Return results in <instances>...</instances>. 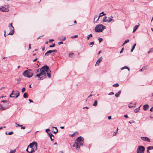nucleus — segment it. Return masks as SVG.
Masks as SVG:
<instances>
[{"label": "nucleus", "mask_w": 153, "mask_h": 153, "mask_svg": "<svg viewBox=\"0 0 153 153\" xmlns=\"http://www.w3.org/2000/svg\"><path fill=\"white\" fill-rule=\"evenodd\" d=\"M140 106H141V105H140L139 107L135 109L134 110V112L135 113H137V112H138L140 110Z\"/></svg>", "instance_id": "nucleus-22"}, {"label": "nucleus", "mask_w": 153, "mask_h": 153, "mask_svg": "<svg viewBox=\"0 0 153 153\" xmlns=\"http://www.w3.org/2000/svg\"><path fill=\"white\" fill-rule=\"evenodd\" d=\"M136 102H135L134 104V105H133L134 107H135L136 106Z\"/></svg>", "instance_id": "nucleus-60"}, {"label": "nucleus", "mask_w": 153, "mask_h": 153, "mask_svg": "<svg viewBox=\"0 0 153 153\" xmlns=\"http://www.w3.org/2000/svg\"><path fill=\"white\" fill-rule=\"evenodd\" d=\"M57 50L56 49L53 50H51V51H52V53L54 52H57Z\"/></svg>", "instance_id": "nucleus-51"}, {"label": "nucleus", "mask_w": 153, "mask_h": 153, "mask_svg": "<svg viewBox=\"0 0 153 153\" xmlns=\"http://www.w3.org/2000/svg\"><path fill=\"white\" fill-rule=\"evenodd\" d=\"M51 54L52 56H54L55 54L54 53H53L52 52L51 50H49L45 53V56L46 55L48 56Z\"/></svg>", "instance_id": "nucleus-15"}, {"label": "nucleus", "mask_w": 153, "mask_h": 153, "mask_svg": "<svg viewBox=\"0 0 153 153\" xmlns=\"http://www.w3.org/2000/svg\"><path fill=\"white\" fill-rule=\"evenodd\" d=\"M63 43V42L62 41L59 42H58V43L59 45H61V44H62Z\"/></svg>", "instance_id": "nucleus-49"}, {"label": "nucleus", "mask_w": 153, "mask_h": 153, "mask_svg": "<svg viewBox=\"0 0 153 153\" xmlns=\"http://www.w3.org/2000/svg\"><path fill=\"white\" fill-rule=\"evenodd\" d=\"M129 41V40L128 39H126L124 42V44H126L127 42H128Z\"/></svg>", "instance_id": "nucleus-46"}, {"label": "nucleus", "mask_w": 153, "mask_h": 153, "mask_svg": "<svg viewBox=\"0 0 153 153\" xmlns=\"http://www.w3.org/2000/svg\"><path fill=\"white\" fill-rule=\"evenodd\" d=\"M50 131V129L49 128H47V129H46V130H45V131L47 133V132H48V131Z\"/></svg>", "instance_id": "nucleus-50"}, {"label": "nucleus", "mask_w": 153, "mask_h": 153, "mask_svg": "<svg viewBox=\"0 0 153 153\" xmlns=\"http://www.w3.org/2000/svg\"><path fill=\"white\" fill-rule=\"evenodd\" d=\"M149 106L148 104H146L143 106V109L144 111L147 110L149 108Z\"/></svg>", "instance_id": "nucleus-20"}, {"label": "nucleus", "mask_w": 153, "mask_h": 153, "mask_svg": "<svg viewBox=\"0 0 153 153\" xmlns=\"http://www.w3.org/2000/svg\"><path fill=\"white\" fill-rule=\"evenodd\" d=\"M106 28V26H104L102 24H100L96 26L94 30L96 32H102V30Z\"/></svg>", "instance_id": "nucleus-5"}, {"label": "nucleus", "mask_w": 153, "mask_h": 153, "mask_svg": "<svg viewBox=\"0 0 153 153\" xmlns=\"http://www.w3.org/2000/svg\"><path fill=\"white\" fill-rule=\"evenodd\" d=\"M105 15H106L105 13H104L103 11L101 13H100V14L98 18L97 19V20L96 21H95V19L96 18H97L98 17V16L97 15H95L94 17V23H96L97 22V21L100 18V17L102 16H105Z\"/></svg>", "instance_id": "nucleus-8"}, {"label": "nucleus", "mask_w": 153, "mask_h": 153, "mask_svg": "<svg viewBox=\"0 0 153 153\" xmlns=\"http://www.w3.org/2000/svg\"><path fill=\"white\" fill-rule=\"evenodd\" d=\"M136 45V43H135L133 45V46H132V48H133L134 49H135V46Z\"/></svg>", "instance_id": "nucleus-47"}, {"label": "nucleus", "mask_w": 153, "mask_h": 153, "mask_svg": "<svg viewBox=\"0 0 153 153\" xmlns=\"http://www.w3.org/2000/svg\"><path fill=\"white\" fill-rule=\"evenodd\" d=\"M40 73H42V75L45 77V79L47 77L46 74L49 78H50L51 77L50 74L51 71L50 70L49 67L47 65H45L40 68Z\"/></svg>", "instance_id": "nucleus-2"}, {"label": "nucleus", "mask_w": 153, "mask_h": 153, "mask_svg": "<svg viewBox=\"0 0 153 153\" xmlns=\"http://www.w3.org/2000/svg\"><path fill=\"white\" fill-rule=\"evenodd\" d=\"M19 92L18 93H14V91H13L12 93L10 95L9 97L11 98H16L19 96Z\"/></svg>", "instance_id": "nucleus-9"}, {"label": "nucleus", "mask_w": 153, "mask_h": 153, "mask_svg": "<svg viewBox=\"0 0 153 153\" xmlns=\"http://www.w3.org/2000/svg\"><path fill=\"white\" fill-rule=\"evenodd\" d=\"M76 133H78V132L77 131H76V132H75L74 133L72 134L71 135V136L73 137L74 134Z\"/></svg>", "instance_id": "nucleus-53"}, {"label": "nucleus", "mask_w": 153, "mask_h": 153, "mask_svg": "<svg viewBox=\"0 0 153 153\" xmlns=\"http://www.w3.org/2000/svg\"><path fill=\"white\" fill-rule=\"evenodd\" d=\"M102 56L100 57L97 61L95 65V66H96L97 65H98L100 64V63L102 61Z\"/></svg>", "instance_id": "nucleus-17"}, {"label": "nucleus", "mask_w": 153, "mask_h": 153, "mask_svg": "<svg viewBox=\"0 0 153 153\" xmlns=\"http://www.w3.org/2000/svg\"><path fill=\"white\" fill-rule=\"evenodd\" d=\"M44 36V35H43L42 36H39V37H38L37 38V39L38 40V39H39L41 38V37H43V36Z\"/></svg>", "instance_id": "nucleus-55"}, {"label": "nucleus", "mask_w": 153, "mask_h": 153, "mask_svg": "<svg viewBox=\"0 0 153 153\" xmlns=\"http://www.w3.org/2000/svg\"><path fill=\"white\" fill-rule=\"evenodd\" d=\"M145 150V147L142 146H139L137 149V153H144Z\"/></svg>", "instance_id": "nucleus-7"}, {"label": "nucleus", "mask_w": 153, "mask_h": 153, "mask_svg": "<svg viewBox=\"0 0 153 153\" xmlns=\"http://www.w3.org/2000/svg\"><path fill=\"white\" fill-rule=\"evenodd\" d=\"M39 71H40V69H37L36 71V73H37Z\"/></svg>", "instance_id": "nucleus-52"}, {"label": "nucleus", "mask_w": 153, "mask_h": 153, "mask_svg": "<svg viewBox=\"0 0 153 153\" xmlns=\"http://www.w3.org/2000/svg\"><path fill=\"white\" fill-rule=\"evenodd\" d=\"M25 127H26L25 126H22V127L21 128L22 129H24L25 128Z\"/></svg>", "instance_id": "nucleus-58"}, {"label": "nucleus", "mask_w": 153, "mask_h": 153, "mask_svg": "<svg viewBox=\"0 0 153 153\" xmlns=\"http://www.w3.org/2000/svg\"><path fill=\"white\" fill-rule=\"evenodd\" d=\"M25 87H23L22 89V93H24L25 91Z\"/></svg>", "instance_id": "nucleus-39"}, {"label": "nucleus", "mask_w": 153, "mask_h": 153, "mask_svg": "<svg viewBox=\"0 0 153 153\" xmlns=\"http://www.w3.org/2000/svg\"><path fill=\"white\" fill-rule=\"evenodd\" d=\"M37 149L36 148L32 149L29 148V149L27 151H26L29 153H32L35 152Z\"/></svg>", "instance_id": "nucleus-12"}, {"label": "nucleus", "mask_w": 153, "mask_h": 153, "mask_svg": "<svg viewBox=\"0 0 153 153\" xmlns=\"http://www.w3.org/2000/svg\"><path fill=\"white\" fill-rule=\"evenodd\" d=\"M13 134V131H11L10 132L8 133V135H10Z\"/></svg>", "instance_id": "nucleus-44"}, {"label": "nucleus", "mask_w": 153, "mask_h": 153, "mask_svg": "<svg viewBox=\"0 0 153 153\" xmlns=\"http://www.w3.org/2000/svg\"><path fill=\"white\" fill-rule=\"evenodd\" d=\"M132 104V103H131L129 104V105H128V107L130 108H132L133 107H134L133 106V105H131V104Z\"/></svg>", "instance_id": "nucleus-42"}, {"label": "nucleus", "mask_w": 153, "mask_h": 153, "mask_svg": "<svg viewBox=\"0 0 153 153\" xmlns=\"http://www.w3.org/2000/svg\"><path fill=\"white\" fill-rule=\"evenodd\" d=\"M37 143L36 142L33 141L32 143L30 144L28 146L26 151H27L29 149V148H37Z\"/></svg>", "instance_id": "nucleus-6"}, {"label": "nucleus", "mask_w": 153, "mask_h": 153, "mask_svg": "<svg viewBox=\"0 0 153 153\" xmlns=\"http://www.w3.org/2000/svg\"><path fill=\"white\" fill-rule=\"evenodd\" d=\"M127 68H128V67L127 66H125L123 67H122L121 68V70H123V69H127Z\"/></svg>", "instance_id": "nucleus-38"}, {"label": "nucleus", "mask_w": 153, "mask_h": 153, "mask_svg": "<svg viewBox=\"0 0 153 153\" xmlns=\"http://www.w3.org/2000/svg\"><path fill=\"white\" fill-rule=\"evenodd\" d=\"M29 101L30 102H33V101L30 99H29Z\"/></svg>", "instance_id": "nucleus-63"}, {"label": "nucleus", "mask_w": 153, "mask_h": 153, "mask_svg": "<svg viewBox=\"0 0 153 153\" xmlns=\"http://www.w3.org/2000/svg\"><path fill=\"white\" fill-rule=\"evenodd\" d=\"M94 41L91 42L89 43V45L91 47H92L93 46V45H94Z\"/></svg>", "instance_id": "nucleus-28"}, {"label": "nucleus", "mask_w": 153, "mask_h": 153, "mask_svg": "<svg viewBox=\"0 0 153 153\" xmlns=\"http://www.w3.org/2000/svg\"><path fill=\"white\" fill-rule=\"evenodd\" d=\"M145 68L144 67H143L140 70V71H142L143 70H145Z\"/></svg>", "instance_id": "nucleus-41"}, {"label": "nucleus", "mask_w": 153, "mask_h": 153, "mask_svg": "<svg viewBox=\"0 0 153 153\" xmlns=\"http://www.w3.org/2000/svg\"><path fill=\"white\" fill-rule=\"evenodd\" d=\"M9 11V9L6 7L5 6H1L0 8V11L2 12H7Z\"/></svg>", "instance_id": "nucleus-10"}, {"label": "nucleus", "mask_w": 153, "mask_h": 153, "mask_svg": "<svg viewBox=\"0 0 153 153\" xmlns=\"http://www.w3.org/2000/svg\"><path fill=\"white\" fill-rule=\"evenodd\" d=\"M54 41V39H50L49 41V42H50L51 41Z\"/></svg>", "instance_id": "nucleus-61"}, {"label": "nucleus", "mask_w": 153, "mask_h": 153, "mask_svg": "<svg viewBox=\"0 0 153 153\" xmlns=\"http://www.w3.org/2000/svg\"><path fill=\"white\" fill-rule=\"evenodd\" d=\"M97 100H95L94 101V104H93L92 105L93 106H96L97 105Z\"/></svg>", "instance_id": "nucleus-26"}, {"label": "nucleus", "mask_w": 153, "mask_h": 153, "mask_svg": "<svg viewBox=\"0 0 153 153\" xmlns=\"http://www.w3.org/2000/svg\"><path fill=\"white\" fill-rule=\"evenodd\" d=\"M37 59H38V58H36L34 60H33V62H34L36 61L37 60Z\"/></svg>", "instance_id": "nucleus-64"}, {"label": "nucleus", "mask_w": 153, "mask_h": 153, "mask_svg": "<svg viewBox=\"0 0 153 153\" xmlns=\"http://www.w3.org/2000/svg\"><path fill=\"white\" fill-rule=\"evenodd\" d=\"M23 97L24 98H26L28 97V94L26 93H25L23 94Z\"/></svg>", "instance_id": "nucleus-27"}, {"label": "nucleus", "mask_w": 153, "mask_h": 153, "mask_svg": "<svg viewBox=\"0 0 153 153\" xmlns=\"http://www.w3.org/2000/svg\"><path fill=\"white\" fill-rule=\"evenodd\" d=\"M121 92V91L120 90L117 93L115 94V96L116 97H118L119 95L120 94Z\"/></svg>", "instance_id": "nucleus-23"}, {"label": "nucleus", "mask_w": 153, "mask_h": 153, "mask_svg": "<svg viewBox=\"0 0 153 153\" xmlns=\"http://www.w3.org/2000/svg\"><path fill=\"white\" fill-rule=\"evenodd\" d=\"M66 39V37H63L62 39H59V40H61V41H64Z\"/></svg>", "instance_id": "nucleus-40"}, {"label": "nucleus", "mask_w": 153, "mask_h": 153, "mask_svg": "<svg viewBox=\"0 0 153 153\" xmlns=\"http://www.w3.org/2000/svg\"><path fill=\"white\" fill-rule=\"evenodd\" d=\"M73 54H74V53H70V54H69V57H72Z\"/></svg>", "instance_id": "nucleus-45"}, {"label": "nucleus", "mask_w": 153, "mask_h": 153, "mask_svg": "<svg viewBox=\"0 0 153 153\" xmlns=\"http://www.w3.org/2000/svg\"><path fill=\"white\" fill-rule=\"evenodd\" d=\"M13 27H14L12 25V23H11L10 24V25L9 26V27L10 29H11V28H13Z\"/></svg>", "instance_id": "nucleus-31"}, {"label": "nucleus", "mask_w": 153, "mask_h": 153, "mask_svg": "<svg viewBox=\"0 0 153 153\" xmlns=\"http://www.w3.org/2000/svg\"><path fill=\"white\" fill-rule=\"evenodd\" d=\"M108 120H111V116H109L108 117Z\"/></svg>", "instance_id": "nucleus-56"}, {"label": "nucleus", "mask_w": 153, "mask_h": 153, "mask_svg": "<svg viewBox=\"0 0 153 153\" xmlns=\"http://www.w3.org/2000/svg\"><path fill=\"white\" fill-rule=\"evenodd\" d=\"M153 107H152L150 109V111H152L153 110Z\"/></svg>", "instance_id": "nucleus-62"}, {"label": "nucleus", "mask_w": 153, "mask_h": 153, "mask_svg": "<svg viewBox=\"0 0 153 153\" xmlns=\"http://www.w3.org/2000/svg\"><path fill=\"white\" fill-rule=\"evenodd\" d=\"M107 17L106 16H105L103 17L102 21L103 22H106L107 20Z\"/></svg>", "instance_id": "nucleus-24"}, {"label": "nucleus", "mask_w": 153, "mask_h": 153, "mask_svg": "<svg viewBox=\"0 0 153 153\" xmlns=\"http://www.w3.org/2000/svg\"><path fill=\"white\" fill-rule=\"evenodd\" d=\"M40 73H42V75L45 77V79L47 77L46 74L49 78H50L51 77L50 74L51 71L50 70L49 67L47 65H45L40 68Z\"/></svg>", "instance_id": "nucleus-1"}, {"label": "nucleus", "mask_w": 153, "mask_h": 153, "mask_svg": "<svg viewBox=\"0 0 153 153\" xmlns=\"http://www.w3.org/2000/svg\"><path fill=\"white\" fill-rule=\"evenodd\" d=\"M119 85V84H118L117 83L116 84H114L113 85V86L114 87H117Z\"/></svg>", "instance_id": "nucleus-34"}, {"label": "nucleus", "mask_w": 153, "mask_h": 153, "mask_svg": "<svg viewBox=\"0 0 153 153\" xmlns=\"http://www.w3.org/2000/svg\"><path fill=\"white\" fill-rule=\"evenodd\" d=\"M11 30V31L7 35H13L14 32V27H13V28H11L10 29Z\"/></svg>", "instance_id": "nucleus-19"}, {"label": "nucleus", "mask_w": 153, "mask_h": 153, "mask_svg": "<svg viewBox=\"0 0 153 153\" xmlns=\"http://www.w3.org/2000/svg\"><path fill=\"white\" fill-rule=\"evenodd\" d=\"M84 140V138L82 136L78 137L76 140L73 146L76 148L77 150H79L80 147L82 146L83 145Z\"/></svg>", "instance_id": "nucleus-3"}, {"label": "nucleus", "mask_w": 153, "mask_h": 153, "mask_svg": "<svg viewBox=\"0 0 153 153\" xmlns=\"http://www.w3.org/2000/svg\"><path fill=\"white\" fill-rule=\"evenodd\" d=\"M16 149H14V150H10V153H14L16 152Z\"/></svg>", "instance_id": "nucleus-36"}, {"label": "nucleus", "mask_w": 153, "mask_h": 153, "mask_svg": "<svg viewBox=\"0 0 153 153\" xmlns=\"http://www.w3.org/2000/svg\"><path fill=\"white\" fill-rule=\"evenodd\" d=\"M124 117L126 118H128V117L127 115H124Z\"/></svg>", "instance_id": "nucleus-59"}, {"label": "nucleus", "mask_w": 153, "mask_h": 153, "mask_svg": "<svg viewBox=\"0 0 153 153\" xmlns=\"http://www.w3.org/2000/svg\"><path fill=\"white\" fill-rule=\"evenodd\" d=\"M147 148H148V150H151L153 149V146H148Z\"/></svg>", "instance_id": "nucleus-35"}, {"label": "nucleus", "mask_w": 153, "mask_h": 153, "mask_svg": "<svg viewBox=\"0 0 153 153\" xmlns=\"http://www.w3.org/2000/svg\"><path fill=\"white\" fill-rule=\"evenodd\" d=\"M113 18V17L112 16H111L108 18L106 22H110L112 21H114V20L112 19Z\"/></svg>", "instance_id": "nucleus-18"}, {"label": "nucleus", "mask_w": 153, "mask_h": 153, "mask_svg": "<svg viewBox=\"0 0 153 153\" xmlns=\"http://www.w3.org/2000/svg\"><path fill=\"white\" fill-rule=\"evenodd\" d=\"M98 40L99 41V42L100 43L101 42H102L103 40L102 38H100L99 37L98 38Z\"/></svg>", "instance_id": "nucleus-30"}, {"label": "nucleus", "mask_w": 153, "mask_h": 153, "mask_svg": "<svg viewBox=\"0 0 153 153\" xmlns=\"http://www.w3.org/2000/svg\"><path fill=\"white\" fill-rule=\"evenodd\" d=\"M114 94V93L113 92H111L109 93L108 95H112Z\"/></svg>", "instance_id": "nucleus-48"}, {"label": "nucleus", "mask_w": 153, "mask_h": 153, "mask_svg": "<svg viewBox=\"0 0 153 153\" xmlns=\"http://www.w3.org/2000/svg\"><path fill=\"white\" fill-rule=\"evenodd\" d=\"M92 35L91 34H90L89 35H88V36L87 37V40H88L90 39V38L91 37H92Z\"/></svg>", "instance_id": "nucleus-29"}, {"label": "nucleus", "mask_w": 153, "mask_h": 153, "mask_svg": "<svg viewBox=\"0 0 153 153\" xmlns=\"http://www.w3.org/2000/svg\"><path fill=\"white\" fill-rule=\"evenodd\" d=\"M55 43H53L52 45H49V47L50 48L54 47L55 46Z\"/></svg>", "instance_id": "nucleus-37"}, {"label": "nucleus", "mask_w": 153, "mask_h": 153, "mask_svg": "<svg viewBox=\"0 0 153 153\" xmlns=\"http://www.w3.org/2000/svg\"><path fill=\"white\" fill-rule=\"evenodd\" d=\"M1 102H6L7 104H8L9 102L6 100H2L1 101Z\"/></svg>", "instance_id": "nucleus-32"}, {"label": "nucleus", "mask_w": 153, "mask_h": 153, "mask_svg": "<svg viewBox=\"0 0 153 153\" xmlns=\"http://www.w3.org/2000/svg\"><path fill=\"white\" fill-rule=\"evenodd\" d=\"M52 128H54L56 130V132H55V131H53V133L55 134H56V133L57 132H58V129L56 127H52Z\"/></svg>", "instance_id": "nucleus-25"}, {"label": "nucleus", "mask_w": 153, "mask_h": 153, "mask_svg": "<svg viewBox=\"0 0 153 153\" xmlns=\"http://www.w3.org/2000/svg\"><path fill=\"white\" fill-rule=\"evenodd\" d=\"M118 128H117V130H116V131L114 132V134H113V136L114 135H116L118 132Z\"/></svg>", "instance_id": "nucleus-33"}, {"label": "nucleus", "mask_w": 153, "mask_h": 153, "mask_svg": "<svg viewBox=\"0 0 153 153\" xmlns=\"http://www.w3.org/2000/svg\"><path fill=\"white\" fill-rule=\"evenodd\" d=\"M15 124L16 125V127H17L18 126H19V125L17 124L16 123H15Z\"/></svg>", "instance_id": "nucleus-57"}, {"label": "nucleus", "mask_w": 153, "mask_h": 153, "mask_svg": "<svg viewBox=\"0 0 153 153\" xmlns=\"http://www.w3.org/2000/svg\"><path fill=\"white\" fill-rule=\"evenodd\" d=\"M41 73H39V74H37L36 76H34V77L35 78L36 77H37L38 78V80H42L45 79L44 77H43V76L42 75Z\"/></svg>", "instance_id": "nucleus-11"}, {"label": "nucleus", "mask_w": 153, "mask_h": 153, "mask_svg": "<svg viewBox=\"0 0 153 153\" xmlns=\"http://www.w3.org/2000/svg\"><path fill=\"white\" fill-rule=\"evenodd\" d=\"M123 50H124V48H123L121 49V51H120V53H121L123 52Z\"/></svg>", "instance_id": "nucleus-54"}, {"label": "nucleus", "mask_w": 153, "mask_h": 153, "mask_svg": "<svg viewBox=\"0 0 153 153\" xmlns=\"http://www.w3.org/2000/svg\"><path fill=\"white\" fill-rule=\"evenodd\" d=\"M141 139L145 141H147V142H150V140L149 138L147 137H141Z\"/></svg>", "instance_id": "nucleus-14"}, {"label": "nucleus", "mask_w": 153, "mask_h": 153, "mask_svg": "<svg viewBox=\"0 0 153 153\" xmlns=\"http://www.w3.org/2000/svg\"><path fill=\"white\" fill-rule=\"evenodd\" d=\"M139 25H140L139 24L138 25H135V26L134 27L133 30V33L138 28V26Z\"/></svg>", "instance_id": "nucleus-21"}, {"label": "nucleus", "mask_w": 153, "mask_h": 153, "mask_svg": "<svg viewBox=\"0 0 153 153\" xmlns=\"http://www.w3.org/2000/svg\"><path fill=\"white\" fill-rule=\"evenodd\" d=\"M9 108L8 105L4 106L1 105H0V109L1 110H4Z\"/></svg>", "instance_id": "nucleus-16"}, {"label": "nucleus", "mask_w": 153, "mask_h": 153, "mask_svg": "<svg viewBox=\"0 0 153 153\" xmlns=\"http://www.w3.org/2000/svg\"><path fill=\"white\" fill-rule=\"evenodd\" d=\"M23 75L25 76L30 78L33 75V72L31 69H29L24 71L23 73Z\"/></svg>", "instance_id": "nucleus-4"}, {"label": "nucleus", "mask_w": 153, "mask_h": 153, "mask_svg": "<svg viewBox=\"0 0 153 153\" xmlns=\"http://www.w3.org/2000/svg\"><path fill=\"white\" fill-rule=\"evenodd\" d=\"M78 36V35H75L74 36H72L71 37V38H76Z\"/></svg>", "instance_id": "nucleus-43"}, {"label": "nucleus", "mask_w": 153, "mask_h": 153, "mask_svg": "<svg viewBox=\"0 0 153 153\" xmlns=\"http://www.w3.org/2000/svg\"><path fill=\"white\" fill-rule=\"evenodd\" d=\"M47 134H48V136L50 137L51 141H53L54 139V136L51 133V132H47Z\"/></svg>", "instance_id": "nucleus-13"}]
</instances>
